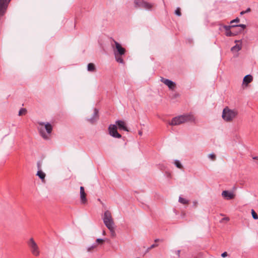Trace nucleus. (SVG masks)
<instances>
[{
	"instance_id": "nucleus-3",
	"label": "nucleus",
	"mask_w": 258,
	"mask_h": 258,
	"mask_svg": "<svg viewBox=\"0 0 258 258\" xmlns=\"http://www.w3.org/2000/svg\"><path fill=\"white\" fill-rule=\"evenodd\" d=\"M238 112L235 109H231L228 107L224 108L222 112V117L227 122L232 121L237 115Z\"/></svg>"
},
{
	"instance_id": "nucleus-18",
	"label": "nucleus",
	"mask_w": 258,
	"mask_h": 258,
	"mask_svg": "<svg viewBox=\"0 0 258 258\" xmlns=\"http://www.w3.org/2000/svg\"><path fill=\"white\" fill-rule=\"evenodd\" d=\"M125 52V49H116L114 53L117 54L121 56L122 55L124 54Z\"/></svg>"
},
{
	"instance_id": "nucleus-6",
	"label": "nucleus",
	"mask_w": 258,
	"mask_h": 258,
	"mask_svg": "<svg viewBox=\"0 0 258 258\" xmlns=\"http://www.w3.org/2000/svg\"><path fill=\"white\" fill-rule=\"evenodd\" d=\"M27 244L30 248L32 254L35 256H39L40 252L39 248L34 239L30 238L27 241Z\"/></svg>"
},
{
	"instance_id": "nucleus-8",
	"label": "nucleus",
	"mask_w": 258,
	"mask_h": 258,
	"mask_svg": "<svg viewBox=\"0 0 258 258\" xmlns=\"http://www.w3.org/2000/svg\"><path fill=\"white\" fill-rule=\"evenodd\" d=\"M117 127L115 124H110L108 127L109 135L115 138H121V136L117 132Z\"/></svg>"
},
{
	"instance_id": "nucleus-23",
	"label": "nucleus",
	"mask_w": 258,
	"mask_h": 258,
	"mask_svg": "<svg viewBox=\"0 0 258 258\" xmlns=\"http://www.w3.org/2000/svg\"><path fill=\"white\" fill-rule=\"evenodd\" d=\"M251 215H252V218L254 219H255V220L258 219V215H257V214L255 212V211L253 209L251 210Z\"/></svg>"
},
{
	"instance_id": "nucleus-14",
	"label": "nucleus",
	"mask_w": 258,
	"mask_h": 258,
	"mask_svg": "<svg viewBox=\"0 0 258 258\" xmlns=\"http://www.w3.org/2000/svg\"><path fill=\"white\" fill-rule=\"evenodd\" d=\"M115 125H117L119 130H123L124 131L128 132V130L126 126L125 123L122 120H116L115 121Z\"/></svg>"
},
{
	"instance_id": "nucleus-15",
	"label": "nucleus",
	"mask_w": 258,
	"mask_h": 258,
	"mask_svg": "<svg viewBox=\"0 0 258 258\" xmlns=\"http://www.w3.org/2000/svg\"><path fill=\"white\" fill-rule=\"evenodd\" d=\"M252 76L250 75H247L245 76L243 80V85H247L248 84L250 83L252 81Z\"/></svg>"
},
{
	"instance_id": "nucleus-35",
	"label": "nucleus",
	"mask_w": 258,
	"mask_h": 258,
	"mask_svg": "<svg viewBox=\"0 0 258 258\" xmlns=\"http://www.w3.org/2000/svg\"><path fill=\"white\" fill-rule=\"evenodd\" d=\"M41 163L40 162L37 163V167L39 170H41Z\"/></svg>"
},
{
	"instance_id": "nucleus-31",
	"label": "nucleus",
	"mask_w": 258,
	"mask_h": 258,
	"mask_svg": "<svg viewBox=\"0 0 258 258\" xmlns=\"http://www.w3.org/2000/svg\"><path fill=\"white\" fill-rule=\"evenodd\" d=\"M158 246V244H153L152 245H151V246L150 247H149L148 249H147V251H149L152 248H153L155 247H157Z\"/></svg>"
},
{
	"instance_id": "nucleus-38",
	"label": "nucleus",
	"mask_w": 258,
	"mask_h": 258,
	"mask_svg": "<svg viewBox=\"0 0 258 258\" xmlns=\"http://www.w3.org/2000/svg\"><path fill=\"white\" fill-rule=\"evenodd\" d=\"M245 13H246V12H245V11H242V12H240V14L241 15H243V14H244Z\"/></svg>"
},
{
	"instance_id": "nucleus-26",
	"label": "nucleus",
	"mask_w": 258,
	"mask_h": 258,
	"mask_svg": "<svg viewBox=\"0 0 258 258\" xmlns=\"http://www.w3.org/2000/svg\"><path fill=\"white\" fill-rule=\"evenodd\" d=\"M175 14L178 16H181V13L180 12V9L179 8H177L175 11Z\"/></svg>"
},
{
	"instance_id": "nucleus-9",
	"label": "nucleus",
	"mask_w": 258,
	"mask_h": 258,
	"mask_svg": "<svg viewBox=\"0 0 258 258\" xmlns=\"http://www.w3.org/2000/svg\"><path fill=\"white\" fill-rule=\"evenodd\" d=\"M11 0H0V17L6 13L9 4Z\"/></svg>"
},
{
	"instance_id": "nucleus-28",
	"label": "nucleus",
	"mask_w": 258,
	"mask_h": 258,
	"mask_svg": "<svg viewBox=\"0 0 258 258\" xmlns=\"http://www.w3.org/2000/svg\"><path fill=\"white\" fill-rule=\"evenodd\" d=\"M208 157L212 160H215L216 159V155L213 153L210 154L208 155Z\"/></svg>"
},
{
	"instance_id": "nucleus-21",
	"label": "nucleus",
	"mask_w": 258,
	"mask_h": 258,
	"mask_svg": "<svg viewBox=\"0 0 258 258\" xmlns=\"http://www.w3.org/2000/svg\"><path fill=\"white\" fill-rule=\"evenodd\" d=\"M178 201L179 203L182 204H187L188 203V201L187 200L185 199H184L181 197L179 198Z\"/></svg>"
},
{
	"instance_id": "nucleus-41",
	"label": "nucleus",
	"mask_w": 258,
	"mask_h": 258,
	"mask_svg": "<svg viewBox=\"0 0 258 258\" xmlns=\"http://www.w3.org/2000/svg\"><path fill=\"white\" fill-rule=\"evenodd\" d=\"M160 240L159 239H156L155 240V242H158Z\"/></svg>"
},
{
	"instance_id": "nucleus-1",
	"label": "nucleus",
	"mask_w": 258,
	"mask_h": 258,
	"mask_svg": "<svg viewBox=\"0 0 258 258\" xmlns=\"http://www.w3.org/2000/svg\"><path fill=\"white\" fill-rule=\"evenodd\" d=\"M223 28L225 30V35L227 36H233L241 32L246 28L244 24L232 25L230 26L223 25Z\"/></svg>"
},
{
	"instance_id": "nucleus-30",
	"label": "nucleus",
	"mask_w": 258,
	"mask_h": 258,
	"mask_svg": "<svg viewBox=\"0 0 258 258\" xmlns=\"http://www.w3.org/2000/svg\"><path fill=\"white\" fill-rule=\"evenodd\" d=\"M240 21V19L238 18H236V19L232 20L231 22H230V24L232 25L233 23H238Z\"/></svg>"
},
{
	"instance_id": "nucleus-10",
	"label": "nucleus",
	"mask_w": 258,
	"mask_h": 258,
	"mask_svg": "<svg viewBox=\"0 0 258 258\" xmlns=\"http://www.w3.org/2000/svg\"><path fill=\"white\" fill-rule=\"evenodd\" d=\"M160 81L164 83L165 85L168 86L169 89L173 90L175 88V83L172 81L170 80L165 79L163 77H161Z\"/></svg>"
},
{
	"instance_id": "nucleus-11",
	"label": "nucleus",
	"mask_w": 258,
	"mask_h": 258,
	"mask_svg": "<svg viewBox=\"0 0 258 258\" xmlns=\"http://www.w3.org/2000/svg\"><path fill=\"white\" fill-rule=\"evenodd\" d=\"M98 110L96 108L93 109V113L91 118H88L86 120L91 123H94L98 119Z\"/></svg>"
},
{
	"instance_id": "nucleus-32",
	"label": "nucleus",
	"mask_w": 258,
	"mask_h": 258,
	"mask_svg": "<svg viewBox=\"0 0 258 258\" xmlns=\"http://www.w3.org/2000/svg\"><path fill=\"white\" fill-rule=\"evenodd\" d=\"M96 243H102L103 241H104V240L103 239H101V238H97L96 239Z\"/></svg>"
},
{
	"instance_id": "nucleus-4",
	"label": "nucleus",
	"mask_w": 258,
	"mask_h": 258,
	"mask_svg": "<svg viewBox=\"0 0 258 258\" xmlns=\"http://www.w3.org/2000/svg\"><path fill=\"white\" fill-rule=\"evenodd\" d=\"M39 126L38 127V130L40 135L44 139H48V136L45 133V130L46 131L48 134H50L51 133L52 127L49 123H44L43 122H38Z\"/></svg>"
},
{
	"instance_id": "nucleus-17",
	"label": "nucleus",
	"mask_w": 258,
	"mask_h": 258,
	"mask_svg": "<svg viewBox=\"0 0 258 258\" xmlns=\"http://www.w3.org/2000/svg\"><path fill=\"white\" fill-rule=\"evenodd\" d=\"M36 175L38 176L42 180V181L44 180L46 176L45 174L41 170H39L37 171Z\"/></svg>"
},
{
	"instance_id": "nucleus-36",
	"label": "nucleus",
	"mask_w": 258,
	"mask_h": 258,
	"mask_svg": "<svg viewBox=\"0 0 258 258\" xmlns=\"http://www.w3.org/2000/svg\"><path fill=\"white\" fill-rule=\"evenodd\" d=\"M237 49H231V51L233 53L237 52Z\"/></svg>"
},
{
	"instance_id": "nucleus-39",
	"label": "nucleus",
	"mask_w": 258,
	"mask_h": 258,
	"mask_svg": "<svg viewBox=\"0 0 258 258\" xmlns=\"http://www.w3.org/2000/svg\"><path fill=\"white\" fill-rule=\"evenodd\" d=\"M139 135H140V136H142V131H139Z\"/></svg>"
},
{
	"instance_id": "nucleus-43",
	"label": "nucleus",
	"mask_w": 258,
	"mask_h": 258,
	"mask_svg": "<svg viewBox=\"0 0 258 258\" xmlns=\"http://www.w3.org/2000/svg\"><path fill=\"white\" fill-rule=\"evenodd\" d=\"M179 252H180V251H179V250H178V252H177V253H178V254H179Z\"/></svg>"
},
{
	"instance_id": "nucleus-22",
	"label": "nucleus",
	"mask_w": 258,
	"mask_h": 258,
	"mask_svg": "<svg viewBox=\"0 0 258 258\" xmlns=\"http://www.w3.org/2000/svg\"><path fill=\"white\" fill-rule=\"evenodd\" d=\"M97 243L93 244L91 246H89L87 248V251H88V252L91 251L93 249L97 247Z\"/></svg>"
},
{
	"instance_id": "nucleus-12",
	"label": "nucleus",
	"mask_w": 258,
	"mask_h": 258,
	"mask_svg": "<svg viewBox=\"0 0 258 258\" xmlns=\"http://www.w3.org/2000/svg\"><path fill=\"white\" fill-rule=\"evenodd\" d=\"M222 197L226 200H231L234 198V194L232 191L224 190L222 192Z\"/></svg>"
},
{
	"instance_id": "nucleus-24",
	"label": "nucleus",
	"mask_w": 258,
	"mask_h": 258,
	"mask_svg": "<svg viewBox=\"0 0 258 258\" xmlns=\"http://www.w3.org/2000/svg\"><path fill=\"white\" fill-rule=\"evenodd\" d=\"M175 165L178 168H181L182 167L181 164L178 160L175 161Z\"/></svg>"
},
{
	"instance_id": "nucleus-33",
	"label": "nucleus",
	"mask_w": 258,
	"mask_h": 258,
	"mask_svg": "<svg viewBox=\"0 0 258 258\" xmlns=\"http://www.w3.org/2000/svg\"><path fill=\"white\" fill-rule=\"evenodd\" d=\"M224 220H226V221H229V219L228 217H225L223 219H222V220H221V222H222Z\"/></svg>"
},
{
	"instance_id": "nucleus-34",
	"label": "nucleus",
	"mask_w": 258,
	"mask_h": 258,
	"mask_svg": "<svg viewBox=\"0 0 258 258\" xmlns=\"http://www.w3.org/2000/svg\"><path fill=\"white\" fill-rule=\"evenodd\" d=\"M227 255V253L226 252H224L222 253L221 254V256L223 257H224L226 256Z\"/></svg>"
},
{
	"instance_id": "nucleus-44",
	"label": "nucleus",
	"mask_w": 258,
	"mask_h": 258,
	"mask_svg": "<svg viewBox=\"0 0 258 258\" xmlns=\"http://www.w3.org/2000/svg\"><path fill=\"white\" fill-rule=\"evenodd\" d=\"M105 232L104 231V232H103V234H105Z\"/></svg>"
},
{
	"instance_id": "nucleus-29",
	"label": "nucleus",
	"mask_w": 258,
	"mask_h": 258,
	"mask_svg": "<svg viewBox=\"0 0 258 258\" xmlns=\"http://www.w3.org/2000/svg\"><path fill=\"white\" fill-rule=\"evenodd\" d=\"M242 47V46L241 45V42H240V44L237 43L235 46H233L231 48H241Z\"/></svg>"
},
{
	"instance_id": "nucleus-25",
	"label": "nucleus",
	"mask_w": 258,
	"mask_h": 258,
	"mask_svg": "<svg viewBox=\"0 0 258 258\" xmlns=\"http://www.w3.org/2000/svg\"><path fill=\"white\" fill-rule=\"evenodd\" d=\"M26 112V109L25 108H21L19 111V115L21 116L24 114Z\"/></svg>"
},
{
	"instance_id": "nucleus-19",
	"label": "nucleus",
	"mask_w": 258,
	"mask_h": 258,
	"mask_svg": "<svg viewBox=\"0 0 258 258\" xmlns=\"http://www.w3.org/2000/svg\"><path fill=\"white\" fill-rule=\"evenodd\" d=\"M114 44L115 45V48H123L119 43L112 39L111 40V45L113 46Z\"/></svg>"
},
{
	"instance_id": "nucleus-13",
	"label": "nucleus",
	"mask_w": 258,
	"mask_h": 258,
	"mask_svg": "<svg viewBox=\"0 0 258 258\" xmlns=\"http://www.w3.org/2000/svg\"><path fill=\"white\" fill-rule=\"evenodd\" d=\"M80 199L81 204H85L87 203L86 194L83 186L80 187Z\"/></svg>"
},
{
	"instance_id": "nucleus-2",
	"label": "nucleus",
	"mask_w": 258,
	"mask_h": 258,
	"mask_svg": "<svg viewBox=\"0 0 258 258\" xmlns=\"http://www.w3.org/2000/svg\"><path fill=\"white\" fill-rule=\"evenodd\" d=\"M195 118L190 113L184 114L173 118L169 122L171 125H178L186 122L194 121Z\"/></svg>"
},
{
	"instance_id": "nucleus-40",
	"label": "nucleus",
	"mask_w": 258,
	"mask_h": 258,
	"mask_svg": "<svg viewBox=\"0 0 258 258\" xmlns=\"http://www.w3.org/2000/svg\"><path fill=\"white\" fill-rule=\"evenodd\" d=\"M253 159H256V160H258V157H257V156L254 157H253Z\"/></svg>"
},
{
	"instance_id": "nucleus-7",
	"label": "nucleus",
	"mask_w": 258,
	"mask_h": 258,
	"mask_svg": "<svg viewBox=\"0 0 258 258\" xmlns=\"http://www.w3.org/2000/svg\"><path fill=\"white\" fill-rule=\"evenodd\" d=\"M134 3L136 7L142 8L146 10H150L153 7V4L143 0H135Z\"/></svg>"
},
{
	"instance_id": "nucleus-42",
	"label": "nucleus",
	"mask_w": 258,
	"mask_h": 258,
	"mask_svg": "<svg viewBox=\"0 0 258 258\" xmlns=\"http://www.w3.org/2000/svg\"><path fill=\"white\" fill-rule=\"evenodd\" d=\"M235 42H237L239 43V42H240V41H235Z\"/></svg>"
},
{
	"instance_id": "nucleus-5",
	"label": "nucleus",
	"mask_w": 258,
	"mask_h": 258,
	"mask_svg": "<svg viewBox=\"0 0 258 258\" xmlns=\"http://www.w3.org/2000/svg\"><path fill=\"white\" fill-rule=\"evenodd\" d=\"M102 219L105 225L108 229H112V227L114 226L113 219L109 211L106 210L104 212Z\"/></svg>"
},
{
	"instance_id": "nucleus-37",
	"label": "nucleus",
	"mask_w": 258,
	"mask_h": 258,
	"mask_svg": "<svg viewBox=\"0 0 258 258\" xmlns=\"http://www.w3.org/2000/svg\"><path fill=\"white\" fill-rule=\"evenodd\" d=\"M250 8H248L245 12H246V13L247 12H250Z\"/></svg>"
},
{
	"instance_id": "nucleus-16",
	"label": "nucleus",
	"mask_w": 258,
	"mask_h": 258,
	"mask_svg": "<svg viewBox=\"0 0 258 258\" xmlns=\"http://www.w3.org/2000/svg\"><path fill=\"white\" fill-rule=\"evenodd\" d=\"M87 71L91 72H94L96 71V68L94 63H89L87 66Z\"/></svg>"
},
{
	"instance_id": "nucleus-27",
	"label": "nucleus",
	"mask_w": 258,
	"mask_h": 258,
	"mask_svg": "<svg viewBox=\"0 0 258 258\" xmlns=\"http://www.w3.org/2000/svg\"><path fill=\"white\" fill-rule=\"evenodd\" d=\"M110 232H111V236L112 237H114L115 235V231H114V226H113L112 227V229H108Z\"/></svg>"
},
{
	"instance_id": "nucleus-20",
	"label": "nucleus",
	"mask_w": 258,
	"mask_h": 258,
	"mask_svg": "<svg viewBox=\"0 0 258 258\" xmlns=\"http://www.w3.org/2000/svg\"><path fill=\"white\" fill-rule=\"evenodd\" d=\"M115 57L116 60L119 63H123V60L122 58H121V56L117 54L114 53Z\"/></svg>"
}]
</instances>
